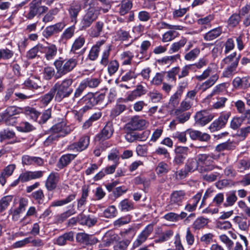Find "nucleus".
<instances>
[{"mask_svg": "<svg viewBox=\"0 0 250 250\" xmlns=\"http://www.w3.org/2000/svg\"><path fill=\"white\" fill-rule=\"evenodd\" d=\"M207 219L200 217L196 219L194 222L192 226L193 228L195 229H200L204 228L208 224Z\"/></svg>", "mask_w": 250, "mask_h": 250, "instance_id": "obj_49", "label": "nucleus"}, {"mask_svg": "<svg viewBox=\"0 0 250 250\" xmlns=\"http://www.w3.org/2000/svg\"><path fill=\"white\" fill-rule=\"evenodd\" d=\"M235 190H232L227 194L226 202L224 204L225 207L232 206L236 202L237 197L235 194Z\"/></svg>", "mask_w": 250, "mask_h": 250, "instance_id": "obj_44", "label": "nucleus"}, {"mask_svg": "<svg viewBox=\"0 0 250 250\" xmlns=\"http://www.w3.org/2000/svg\"><path fill=\"white\" fill-rule=\"evenodd\" d=\"M196 159L199 167V172L201 173L211 171L214 169V166L210 162V157L206 154H200L197 156Z\"/></svg>", "mask_w": 250, "mask_h": 250, "instance_id": "obj_11", "label": "nucleus"}, {"mask_svg": "<svg viewBox=\"0 0 250 250\" xmlns=\"http://www.w3.org/2000/svg\"><path fill=\"white\" fill-rule=\"evenodd\" d=\"M185 167L189 172H192L196 170L199 171V167L196 158L188 159Z\"/></svg>", "mask_w": 250, "mask_h": 250, "instance_id": "obj_35", "label": "nucleus"}, {"mask_svg": "<svg viewBox=\"0 0 250 250\" xmlns=\"http://www.w3.org/2000/svg\"><path fill=\"white\" fill-rule=\"evenodd\" d=\"M32 197L39 204H42L44 201V196L42 190L39 189L32 194Z\"/></svg>", "mask_w": 250, "mask_h": 250, "instance_id": "obj_62", "label": "nucleus"}, {"mask_svg": "<svg viewBox=\"0 0 250 250\" xmlns=\"http://www.w3.org/2000/svg\"><path fill=\"white\" fill-rule=\"evenodd\" d=\"M187 133L186 131L183 132L176 131L172 133V137L175 139L178 140L181 143H185L187 141L186 137Z\"/></svg>", "mask_w": 250, "mask_h": 250, "instance_id": "obj_56", "label": "nucleus"}, {"mask_svg": "<svg viewBox=\"0 0 250 250\" xmlns=\"http://www.w3.org/2000/svg\"><path fill=\"white\" fill-rule=\"evenodd\" d=\"M234 148V146L231 142L227 141L218 145L215 147V150L221 152L225 150H231Z\"/></svg>", "mask_w": 250, "mask_h": 250, "instance_id": "obj_54", "label": "nucleus"}, {"mask_svg": "<svg viewBox=\"0 0 250 250\" xmlns=\"http://www.w3.org/2000/svg\"><path fill=\"white\" fill-rule=\"evenodd\" d=\"M213 20V16L211 15H209L206 17L199 19L197 21L198 24L204 25L205 28L210 27V22Z\"/></svg>", "mask_w": 250, "mask_h": 250, "instance_id": "obj_51", "label": "nucleus"}, {"mask_svg": "<svg viewBox=\"0 0 250 250\" xmlns=\"http://www.w3.org/2000/svg\"><path fill=\"white\" fill-rule=\"evenodd\" d=\"M60 174L57 172H52L47 177L45 187L48 191H53L57 186L60 181Z\"/></svg>", "mask_w": 250, "mask_h": 250, "instance_id": "obj_14", "label": "nucleus"}, {"mask_svg": "<svg viewBox=\"0 0 250 250\" xmlns=\"http://www.w3.org/2000/svg\"><path fill=\"white\" fill-rule=\"evenodd\" d=\"M122 238L123 239L122 241L128 240L129 244L134 235V231L132 229H128L124 231H122L120 233Z\"/></svg>", "mask_w": 250, "mask_h": 250, "instance_id": "obj_59", "label": "nucleus"}, {"mask_svg": "<svg viewBox=\"0 0 250 250\" xmlns=\"http://www.w3.org/2000/svg\"><path fill=\"white\" fill-rule=\"evenodd\" d=\"M48 10V8L44 5H40L38 1L33 0L29 4V11L25 17L28 20L33 19L37 14H41L45 13Z\"/></svg>", "mask_w": 250, "mask_h": 250, "instance_id": "obj_10", "label": "nucleus"}, {"mask_svg": "<svg viewBox=\"0 0 250 250\" xmlns=\"http://www.w3.org/2000/svg\"><path fill=\"white\" fill-rule=\"evenodd\" d=\"M80 218V224L85 225L88 227L93 226L97 222V218L91 215H85L84 214H79Z\"/></svg>", "mask_w": 250, "mask_h": 250, "instance_id": "obj_26", "label": "nucleus"}, {"mask_svg": "<svg viewBox=\"0 0 250 250\" xmlns=\"http://www.w3.org/2000/svg\"><path fill=\"white\" fill-rule=\"evenodd\" d=\"M74 233L73 231H69L64 233L59 236L53 241L54 244L62 246L67 244V241H73L74 240Z\"/></svg>", "mask_w": 250, "mask_h": 250, "instance_id": "obj_22", "label": "nucleus"}, {"mask_svg": "<svg viewBox=\"0 0 250 250\" xmlns=\"http://www.w3.org/2000/svg\"><path fill=\"white\" fill-rule=\"evenodd\" d=\"M146 122L139 116H133L128 123L132 130H141L145 128Z\"/></svg>", "mask_w": 250, "mask_h": 250, "instance_id": "obj_21", "label": "nucleus"}, {"mask_svg": "<svg viewBox=\"0 0 250 250\" xmlns=\"http://www.w3.org/2000/svg\"><path fill=\"white\" fill-rule=\"evenodd\" d=\"M85 42V39L83 37L80 36L74 42L70 51L73 53H77V51L80 49Z\"/></svg>", "mask_w": 250, "mask_h": 250, "instance_id": "obj_36", "label": "nucleus"}, {"mask_svg": "<svg viewBox=\"0 0 250 250\" xmlns=\"http://www.w3.org/2000/svg\"><path fill=\"white\" fill-rule=\"evenodd\" d=\"M14 53L12 51L7 49H0V60H8L12 57Z\"/></svg>", "mask_w": 250, "mask_h": 250, "instance_id": "obj_64", "label": "nucleus"}, {"mask_svg": "<svg viewBox=\"0 0 250 250\" xmlns=\"http://www.w3.org/2000/svg\"><path fill=\"white\" fill-rule=\"evenodd\" d=\"M5 112L9 121H10L11 119H13V118H12V116L21 113L22 109L17 106H10L6 108Z\"/></svg>", "mask_w": 250, "mask_h": 250, "instance_id": "obj_41", "label": "nucleus"}, {"mask_svg": "<svg viewBox=\"0 0 250 250\" xmlns=\"http://www.w3.org/2000/svg\"><path fill=\"white\" fill-rule=\"evenodd\" d=\"M120 239L119 236L113 230L107 231L103 237V241L105 246H109L115 242Z\"/></svg>", "mask_w": 250, "mask_h": 250, "instance_id": "obj_24", "label": "nucleus"}, {"mask_svg": "<svg viewBox=\"0 0 250 250\" xmlns=\"http://www.w3.org/2000/svg\"><path fill=\"white\" fill-rule=\"evenodd\" d=\"M57 53V48L55 44H49L45 46L42 45V53H44L45 58L47 60H51L54 58Z\"/></svg>", "mask_w": 250, "mask_h": 250, "instance_id": "obj_23", "label": "nucleus"}, {"mask_svg": "<svg viewBox=\"0 0 250 250\" xmlns=\"http://www.w3.org/2000/svg\"><path fill=\"white\" fill-rule=\"evenodd\" d=\"M77 61L74 58L62 60L60 58L54 64L58 73L64 75L72 71L76 66Z\"/></svg>", "mask_w": 250, "mask_h": 250, "instance_id": "obj_5", "label": "nucleus"}, {"mask_svg": "<svg viewBox=\"0 0 250 250\" xmlns=\"http://www.w3.org/2000/svg\"><path fill=\"white\" fill-rule=\"evenodd\" d=\"M170 168L168 165L163 162L159 163L156 167V171L157 174L162 175L167 173Z\"/></svg>", "mask_w": 250, "mask_h": 250, "instance_id": "obj_53", "label": "nucleus"}, {"mask_svg": "<svg viewBox=\"0 0 250 250\" xmlns=\"http://www.w3.org/2000/svg\"><path fill=\"white\" fill-rule=\"evenodd\" d=\"M182 95L175 92L170 98L168 106L167 111L169 112V110H175L179 104V101Z\"/></svg>", "mask_w": 250, "mask_h": 250, "instance_id": "obj_31", "label": "nucleus"}, {"mask_svg": "<svg viewBox=\"0 0 250 250\" xmlns=\"http://www.w3.org/2000/svg\"><path fill=\"white\" fill-rule=\"evenodd\" d=\"M76 213V210L74 208L68 209L65 212L62 213L57 216V220L59 222H63L69 216Z\"/></svg>", "mask_w": 250, "mask_h": 250, "instance_id": "obj_61", "label": "nucleus"}, {"mask_svg": "<svg viewBox=\"0 0 250 250\" xmlns=\"http://www.w3.org/2000/svg\"><path fill=\"white\" fill-rule=\"evenodd\" d=\"M149 132L148 131H144L142 134H132L130 133L127 134L125 137V139L128 142H133L135 140L140 139L141 141H145L149 135Z\"/></svg>", "mask_w": 250, "mask_h": 250, "instance_id": "obj_29", "label": "nucleus"}, {"mask_svg": "<svg viewBox=\"0 0 250 250\" xmlns=\"http://www.w3.org/2000/svg\"><path fill=\"white\" fill-rule=\"evenodd\" d=\"M148 96L153 103L159 102L163 98L162 94L156 90L150 92Z\"/></svg>", "mask_w": 250, "mask_h": 250, "instance_id": "obj_58", "label": "nucleus"}, {"mask_svg": "<svg viewBox=\"0 0 250 250\" xmlns=\"http://www.w3.org/2000/svg\"><path fill=\"white\" fill-rule=\"evenodd\" d=\"M71 131L69 126L64 122L59 123L54 125L50 129V132L58 136L59 138L64 137Z\"/></svg>", "mask_w": 250, "mask_h": 250, "instance_id": "obj_13", "label": "nucleus"}, {"mask_svg": "<svg viewBox=\"0 0 250 250\" xmlns=\"http://www.w3.org/2000/svg\"><path fill=\"white\" fill-rule=\"evenodd\" d=\"M200 50L199 48H195L186 53L184 59L188 61H194L199 55Z\"/></svg>", "mask_w": 250, "mask_h": 250, "instance_id": "obj_48", "label": "nucleus"}, {"mask_svg": "<svg viewBox=\"0 0 250 250\" xmlns=\"http://www.w3.org/2000/svg\"><path fill=\"white\" fill-rule=\"evenodd\" d=\"M222 32L221 27L215 28L204 35V40L207 41H212L219 37L221 34Z\"/></svg>", "mask_w": 250, "mask_h": 250, "instance_id": "obj_32", "label": "nucleus"}, {"mask_svg": "<svg viewBox=\"0 0 250 250\" xmlns=\"http://www.w3.org/2000/svg\"><path fill=\"white\" fill-rule=\"evenodd\" d=\"M90 143V136L88 135L82 136L79 140L67 146V150L73 152H80L85 150Z\"/></svg>", "mask_w": 250, "mask_h": 250, "instance_id": "obj_7", "label": "nucleus"}, {"mask_svg": "<svg viewBox=\"0 0 250 250\" xmlns=\"http://www.w3.org/2000/svg\"><path fill=\"white\" fill-rule=\"evenodd\" d=\"M240 56L239 55L236 57V53L233 52L229 55L225 57L222 61L221 65L223 67L225 65L229 64L222 73V76L225 78H231L233 76L237 73V68L238 67Z\"/></svg>", "mask_w": 250, "mask_h": 250, "instance_id": "obj_3", "label": "nucleus"}, {"mask_svg": "<svg viewBox=\"0 0 250 250\" xmlns=\"http://www.w3.org/2000/svg\"><path fill=\"white\" fill-rule=\"evenodd\" d=\"M186 38H182L178 42L173 43L168 50L169 54H172L178 52L181 48L184 47L187 43Z\"/></svg>", "mask_w": 250, "mask_h": 250, "instance_id": "obj_34", "label": "nucleus"}, {"mask_svg": "<svg viewBox=\"0 0 250 250\" xmlns=\"http://www.w3.org/2000/svg\"><path fill=\"white\" fill-rule=\"evenodd\" d=\"M76 195L74 194H72L69 195L65 199L57 200L54 201L52 203V206L53 207H58V206H62L64 205L67 204L75 199Z\"/></svg>", "mask_w": 250, "mask_h": 250, "instance_id": "obj_43", "label": "nucleus"}, {"mask_svg": "<svg viewBox=\"0 0 250 250\" xmlns=\"http://www.w3.org/2000/svg\"><path fill=\"white\" fill-rule=\"evenodd\" d=\"M42 44L39 43L31 49H30L26 54V56L28 59H33L38 55L39 53H42Z\"/></svg>", "mask_w": 250, "mask_h": 250, "instance_id": "obj_39", "label": "nucleus"}, {"mask_svg": "<svg viewBox=\"0 0 250 250\" xmlns=\"http://www.w3.org/2000/svg\"><path fill=\"white\" fill-rule=\"evenodd\" d=\"M12 200V196H11L8 195L3 197L0 201V211H2L5 210Z\"/></svg>", "mask_w": 250, "mask_h": 250, "instance_id": "obj_63", "label": "nucleus"}, {"mask_svg": "<svg viewBox=\"0 0 250 250\" xmlns=\"http://www.w3.org/2000/svg\"><path fill=\"white\" fill-rule=\"evenodd\" d=\"M180 57V56L179 54L170 56H166L162 58L159 61V62L163 65H170L179 59Z\"/></svg>", "mask_w": 250, "mask_h": 250, "instance_id": "obj_47", "label": "nucleus"}, {"mask_svg": "<svg viewBox=\"0 0 250 250\" xmlns=\"http://www.w3.org/2000/svg\"><path fill=\"white\" fill-rule=\"evenodd\" d=\"M104 96L103 94L97 95L91 92H89L82 99V101L87 108H91L95 105L101 103Z\"/></svg>", "mask_w": 250, "mask_h": 250, "instance_id": "obj_9", "label": "nucleus"}, {"mask_svg": "<svg viewBox=\"0 0 250 250\" xmlns=\"http://www.w3.org/2000/svg\"><path fill=\"white\" fill-rule=\"evenodd\" d=\"M237 167L240 171L248 170L250 168V159L239 160L237 163Z\"/></svg>", "mask_w": 250, "mask_h": 250, "instance_id": "obj_57", "label": "nucleus"}, {"mask_svg": "<svg viewBox=\"0 0 250 250\" xmlns=\"http://www.w3.org/2000/svg\"><path fill=\"white\" fill-rule=\"evenodd\" d=\"M84 3L89 6L81 21L82 28L85 29L98 19L102 7L97 6L94 0H84Z\"/></svg>", "mask_w": 250, "mask_h": 250, "instance_id": "obj_1", "label": "nucleus"}, {"mask_svg": "<svg viewBox=\"0 0 250 250\" xmlns=\"http://www.w3.org/2000/svg\"><path fill=\"white\" fill-rule=\"evenodd\" d=\"M174 232L171 229H167L165 231H158L155 232L154 236L155 243H161L168 241L173 235Z\"/></svg>", "mask_w": 250, "mask_h": 250, "instance_id": "obj_19", "label": "nucleus"}, {"mask_svg": "<svg viewBox=\"0 0 250 250\" xmlns=\"http://www.w3.org/2000/svg\"><path fill=\"white\" fill-rule=\"evenodd\" d=\"M104 22L101 21H97L94 28L91 29L90 35L92 37H97L101 34L104 27Z\"/></svg>", "mask_w": 250, "mask_h": 250, "instance_id": "obj_45", "label": "nucleus"}, {"mask_svg": "<svg viewBox=\"0 0 250 250\" xmlns=\"http://www.w3.org/2000/svg\"><path fill=\"white\" fill-rule=\"evenodd\" d=\"M55 94L52 88L46 94L40 98V102L43 105H47L55 98Z\"/></svg>", "mask_w": 250, "mask_h": 250, "instance_id": "obj_42", "label": "nucleus"}, {"mask_svg": "<svg viewBox=\"0 0 250 250\" xmlns=\"http://www.w3.org/2000/svg\"><path fill=\"white\" fill-rule=\"evenodd\" d=\"M153 231V225L152 224L147 225L137 236L133 242L132 249H136L144 243Z\"/></svg>", "mask_w": 250, "mask_h": 250, "instance_id": "obj_8", "label": "nucleus"}, {"mask_svg": "<svg viewBox=\"0 0 250 250\" xmlns=\"http://www.w3.org/2000/svg\"><path fill=\"white\" fill-rule=\"evenodd\" d=\"M75 27L74 25L70 26L65 29L61 36L62 41H66L71 38L74 35Z\"/></svg>", "mask_w": 250, "mask_h": 250, "instance_id": "obj_50", "label": "nucleus"}, {"mask_svg": "<svg viewBox=\"0 0 250 250\" xmlns=\"http://www.w3.org/2000/svg\"><path fill=\"white\" fill-rule=\"evenodd\" d=\"M169 113L170 115L176 117V121L179 124H184L188 121L191 115L189 112H185L177 108L175 110H169Z\"/></svg>", "mask_w": 250, "mask_h": 250, "instance_id": "obj_20", "label": "nucleus"}, {"mask_svg": "<svg viewBox=\"0 0 250 250\" xmlns=\"http://www.w3.org/2000/svg\"><path fill=\"white\" fill-rule=\"evenodd\" d=\"M43 174V171L41 170L27 171L20 174L19 180H21V183H24L30 180L41 178L42 177Z\"/></svg>", "mask_w": 250, "mask_h": 250, "instance_id": "obj_16", "label": "nucleus"}, {"mask_svg": "<svg viewBox=\"0 0 250 250\" xmlns=\"http://www.w3.org/2000/svg\"><path fill=\"white\" fill-rule=\"evenodd\" d=\"M213 118V116L206 110L197 112L194 116L196 123L202 126L208 123L212 120Z\"/></svg>", "mask_w": 250, "mask_h": 250, "instance_id": "obj_15", "label": "nucleus"}, {"mask_svg": "<svg viewBox=\"0 0 250 250\" xmlns=\"http://www.w3.org/2000/svg\"><path fill=\"white\" fill-rule=\"evenodd\" d=\"M119 207L122 211H128L133 208V205L131 201L126 199L119 203Z\"/></svg>", "mask_w": 250, "mask_h": 250, "instance_id": "obj_46", "label": "nucleus"}, {"mask_svg": "<svg viewBox=\"0 0 250 250\" xmlns=\"http://www.w3.org/2000/svg\"><path fill=\"white\" fill-rule=\"evenodd\" d=\"M107 64V70L110 76L114 74L119 67V64L116 60H113Z\"/></svg>", "mask_w": 250, "mask_h": 250, "instance_id": "obj_55", "label": "nucleus"}, {"mask_svg": "<svg viewBox=\"0 0 250 250\" xmlns=\"http://www.w3.org/2000/svg\"><path fill=\"white\" fill-rule=\"evenodd\" d=\"M81 83L85 88L87 87L94 88L98 86L101 83V79L96 78H87L83 80Z\"/></svg>", "mask_w": 250, "mask_h": 250, "instance_id": "obj_30", "label": "nucleus"}, {"mask_svg": "<svg viewBox=\"0 0 250 250\" xmlns=\"http://www.w3.org/2000/svg\"><path fill=\"white\" fill-rule=\"evenodd\" d=\"M186 199V193L184 190H175L170 195L167 208L168 209L176 208L182 206L183 202Z\"/></svg>", "mask_w": 250, "mask_h": 250, "instance_id": "obj_6", "label": "nucleus"}, {"mask_svg": "<svg viewBox=\"0 0 250 250\" xmlns=\"http://www.w3.org/2000/svg\"><path fill=\"white\" fill-rule=\"evenodd\" d=\"M76 213V210L74 208L68 209L65 212L62 213L57 216V220L59 222H63L69 216Z\"/></svg>", "mask_w": 250, "mask_h": 250, "instance_id": "obj_60", "label": "nucleus"}, {"mask_svg": "<svg viewBox=\"0 0 250 250\" xmlns=\"http://www.w3.org/2000/svg\"><path fill=\"white\" fill-rule=\"evenodd\" d=\"M72 83V79L66 78L62 82H58L53 85L52 88L55 94V101L60 102L72 93L73 90L71 86Z\"/></svg>", "mask_w": 250, "mask_h": 250, "instance_id": "obj_2", "label": "nucleus"}, {"mask_svg": "<svg viewBox=\"0 0 250 250\" xmlns=\"http://www.w3.org/2000/svg\"><path fill=\"white\" fill-rule=\"evenodd\" d=\"M114 130L111 123H107L101 132L97 134L95 139L96 141L105 140L110 138L113 133Z\"/></svg>", "mask_w": 250, "mask_h": 250, "instance_id": "obj_18", "label": "nucleus"}, {"mask_svg": "<svg viewBox=\"0 0 250 250\" xmlns=\"http://www.w3.org/2000/svg\"><path fill=\"white\" fill-rule=\"evenodd\" d=\"M11 139H13L14 140L12 143H14L17 142V138L15 136V133L13 131L9 129H5L0 131V139L1 142H2L5 140Z\"/></svg>", "mask_w": 250, "mask_h": 250, "instance_id": "obj_33", "label": "nucleus"}, {"mask_svg": "<svg viewBox=\"0 0 250 250\" xmlns=\"http://www.w3.org/2000/svg\"><path fill=\"white\" fill-rule=\"evenodd\" d=\"M104 42V40H101L96 42L95 44L93 46L88 55V57L90 60L94 61L98 58L100 50V47L102 46Z\"/></svg>", "mask_w": 250, "mask_h": 250, "instance_id": "obj_27", "label": "nucleus"}, {"mask_svg": "<svg viewBox=\"0 0 250 250\" xmlns=\"http://www.w3.org/2000/svg\"><path fill=\"white\" fill-rule=\"evenodd\" d=\"M132 3L131 0H123L120 5L119 13L121 15L126 14L132 8Z\"/></svg>", "mask_w": 250, "mask_h": 250, "instance_id": "obj_37", "label": "nucleus"}, {"mask_svg": "<svg viewBox=\"0 0 250 250\" xmlns=\"http://www.w3.org/2000/svg\"><path fill=\"white\" fill-rule=\"evenodd\" d=\"M230 115V112L221 114L217 119L214 120L210 124L208 127V129L211 132H214L223 128L226 125Z\"/></svg>", "mask_w": 250, "mask_h": 250, "instance_id": "obj_12", "label": "nucleus"}, {"mask_svg": "<svg viewBox=\"0 0 250 250\" xmlns=\"http://www.w3.org/2000/svg\"><path fill=\"white\" fill-rule=\"evenodd\" d=\"M82 9L81 3L76 1L71 2L68 7V11L71 19V21L76 23L77 22V17Z\"/></svg>", "mask_w": 250, "mask_h": 250, "instance_id": "obj_17", "label": "nucleus"}, {"mask_svg": "<svg viewBox=\"0 0 250 250\" xmlns=\"http://www.w3.org/2000/svg\"><path fill=\"white\" fill-rule=\"evenodd\" d=\"M208 79L203 82L199 87V89L202 91H205L207 89L213 86L219 79V75L217 73L213 74V70L210 66H208L200 75L195 76V78L200 81L206 80L209 76Z\"/></svg>", "mask_w": 250, "mask_h": 250, "instance_id": "obj_4", "label": "nucleus"}, {"mask_svg": "<svg viewBox=\"0 0 250 250\" xmlns=\"http://www.w3.org/2000/svg\"><path fill=\"white\" fill-rule=\"evenodd\" d=\"M116 37L117 40L121 41H127L131 38L129 32L123 29H120L116 32Z\"/></svg>", "mask_w": 250, "mask_h": 250, "instance_id": "obj_52", "label": "nucleus"}, {"mask_svg": "<svg viewBox=\"0 0 250 250\" xmlns=\"http://www.w3.org/2000/svg\"><path fill=\"white\" fill-rule=\"evenodd\" d=\"M76 156V155L72 154H66L62 155L59 159L57 167L60 169L63 168L67 166L72 160L74 159Z\"/></svg>", "mask_w": 250, "mask_h": 250, "instance_id": "obj_28", "label": "nucleus"}, {"mask_svg": "<svg viewBox=\"0 0 250 250\" xmlns=\"http://www.w3.org/2000/svg\"><path fill=\"white\" fill-rule=\"evenodd\" d=\"M133 57V54L130 51H124L120 55V58L122 61L123 65L130 64Z\"/></svg>", "mask_w": 250, "mask_h": 250, "instance_id": "obj_38", "label": "nucleus"}, {"mask_svg": "<svg viewBox=\"0 0 250 250\" xmlns=\"http://www.w3.org/2000/svg\"><path fill=\"white\" fill-rule=\"evenodd\" d=\"M233 220L240 230L247 231L249 229L250 221L248 220L247 217L236 216L233 218Z\"/></svg>", "mask_w": 250, "mask_h": 250, "instance_id": "obj_25", "label": "nucleus"}, {"mask_svg": "<svg viewBox=\"0 0 250 250\" xmlns=\"http://www.w3.org/2000/svg\"><path fill=\"white\" fill-rule=\"evenodd\" d=\"M118 211L114 205L109 206L103 212V215L106 218H112L117 216Z\"/></svg>", "mask_w": 250, "mask_h": 250, "instance_id": "obj_40", "label": "nucleus"}]
</instances>
